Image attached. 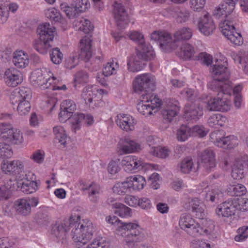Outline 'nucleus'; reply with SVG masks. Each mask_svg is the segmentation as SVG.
<instances>
[{
  "mask_svg": "<svg viewBox=\"0 0 248 248\" xmlns=\"http://www.w3.org/2000/svg\"><path fill=\"white\" fill-rule=\"evenodd\" d=\"M184 207L187 209L191 207L192 212L198 218L202 219L205 216V206L203 202L197 198L189 200L188 204L186 203Z\"/></svg>",
  "mask_w": 248,
  "mask_h": 248,
  "instance_id": "nucleus-18",
  "label": "nucleus"
},
{
  "mask_svg": "<svg viewBox=\"0 0 248 248\" xmlns=\"http://www.w3.org/2000/svg\"><path fill=\"white\" fill-rule=\"evenodd\" d=\"M202 223L204 224L202 229V234L209 235L211 234L215 230V226L212 221L204 220Z\"/></svg>",
  "mask_w": 248,
  "mask_h": 248,
  "instance_id": "nucleus-61",
  "label": "nucleus"
},
{
  "mask_svg": "<svg viewBox=\"0 0 248 248\" xmlns=\"http://www.w3.org/2000/svg\"><path fill=\"white\" fill-rule=\"evenodd\" d=\"M135 92L139 94L144 92L151 93L155 88L154 78L148 74H142L135 78L133 84Z\"/></svg>",
  "mask_w": 248,
  "mask_h": 248,
  "instance_id": "nucleus-7",
  "label": "nucleus"
},
{
  "mask_svg": "<svg viewBox=\"0 0 248 248\" xmlns=\"http://www.w3.org/2000/svg\"><path fill=\"white\" fill-rule=\"evenodd\" d=\"M202 163L207 171L212 170L216 166L214 152L210 149L202 151L199 155Z\"/></svg>",
  "mask_w": 248,
  "mask_h": 248,
  "instance_id": "nucleus-17",
  "label": "nucleus"
},
{
  "mask_svg": "<svg viewBox=\"0 0 248 248\" xmlns=\"http://www.w3.org/2000/svg\"><path fill=\"white\" fill-rule=\"evenodd\" d=\"M202 115V110L199 107L190 108L185 110V117L188 120L196 121Z\"/></svg>",
  "mask_w": 248,
  "mask_h": 248,
  "instance_id": "nucleus-39",
  "label": "nucleus"
},
{
  "mask_svg": "<svg viewBox=\"0 0 248 248\" xmlns=\"http://www.w3.org/2000/svg\"><path fill=\"white\" fill-rule=\"evenodd\" d=\"M223 196V193L217 189H212L206 194L205 200L212 202L217 203Z\"/></svg>",
  "mask_w": 248,
  "mask_h": 248,
  "instance_id": "nucleus-42",
  "label": "nucleus"
},
{
  "mask_svg": "<svg viewBox=\"0 0 248 248\" xmlns=\"http://www.w3.org/2000/svg\"><path fill=\"white\" fill-rule=\"evenodd\" d=\"M79 27L78 30L87 34L80 41V47L81 49L80 55L84 57L86 61L89 60L92 57L91 52V35L90 32L93 30V26L91 24L90 21L82 18L77 21Z\"/></svg>",
  "mask_w": 248,
  "mask_h": 248,
  "instance_id": "nucleus-4",
  "label": "nucleus"
},
{
  "mask_svg": "<svg viewBox=\"0 0 248 248\" xmlns=\"http://www.w3.org/2000/svg\"><path fill=\"white\" fill-rule=\"evenodd\" d=\"M178 108L175 106L163 109L161 110V114L164 123H170L177 115Z\"/></svg>",
  "mask_w": 248,
  "mask_h": 248,
  "instance_id": "nucleus-37",
  "label": "nucleus"
},
{
  "mask_svg": "<svg viewBox=\"0 0 248 248\" xmlns=\"http://www.w3.org/2000/svg\"><path fill=\"white\" fill-rule=\"evenodd\" d=\"M238 0H223L221 3L214 11V16L219 17L224 15L226 17H231L229 15L233 12L235 8L236 2Z\"/></svg>",
  "mask_w": 248,
  "mask_h": 248,
  "instance_id": "nucleus-16",
  "label": "nucleus"
},
{
  "mask_svg": "<svg viewBox=\"0 0 248 248\" xmlns=\"http://www.w3.org/2000/svg\"><path fill=\"white\" fill-rule=\"evenodd\" d=\"M222 133H224V132L217 131L211 134V139L214 140V141L218 147L225 149H231L237 146V141L233 136H221Z\"/></svg>",
  "mask_w": 248,
  "mask_h": 248,
  "instance_id": "nucleus-12",
  "label": "nucleus"
},
{
  "mask_svg": "<svg viewBox=\"0 0 248 248\" xmlns=\"http://www.w3.org/2000/svg\"><path fill=\"white\" fill-rule=\"evenodd\" d=\"M4 78L7 85L12 87H16L21 83L23 79L21 73L14 68L6 70Z\"/></svg>",
  "mask_w": 248,
  "mask_h": 248,
  "instance_id": "nucleus-20",
  "label": "nucleus"
},
{
  "mask_svg": "<svg viewBox=\"0 0 248 248\" xmlns=\"http://www.w3.org/2000/svg\"><path fill=\"white\" fill-rule=\"evenodd\" d=\"M31 78L35 84L39 86H43L44 88H48V86L51 84L48 83L50 78H46L42 71L39 69L34 70L31 73Z\"/></svg>",
  "mask_w": 248,
  "mask_h": 248,
  "instance_id": "nucleus-29",
  "label": "nucleus"
},
{
  "mask_svg": "<svg viewBox=\"0 0 248 248\" xmlns=\"http://www.w3.org/2000/svg\"><path fill=\"white\" fill-rule=\"evenodd\" d=\"M212 72L214 75V79L208 84L210 89L225 88V85L226 83L231 85V82L228 80L230 72L226 66L222 64H215L212 68Z\"/></svg>",
  "mask_w": 248,
  "mask_h": 248,
  "instance_id": "nucleus-5",
  "label": "nucleus"
},
{
  "mask_svg": "<svg viewBox=\"0 0 248 248\" xmlns=\"http://www.w3.org/2000/svg\"><path fill=\"white\" fill-rule=\"evenodd\" d=\"M51 41L47 40L41 39V38L34 40L32 45L33 48L38 52L42 54L47 53L48 49L52 46Z\"/></svg>",
  "mask_w": 248,
  "mask_h": 248,
  "instance_id": "nucleus-32",
  "label": "nucleus"
},
{
  "mask_svg": "<svg viewBox=\"0 0 248 248\" xmlns=\"http://www.w3.org/2000/svg\"><path fill=\"white\" fill-rule=\"evenodd\" d=\"M53 133L55 135V139L63 148L70 142V139L66 134L63 127L61 126H56L53 127Z\"/></svg>",
  "mask_w": 248,
  "mask_h": 248,
  "instance_id": "nucleus-28",
  "label": "nucleus"
},
{
  "mask_svg": "<svg viewBox=\"0 0 248 248\" xmlns=\"http://www.w3.org/2000/svg\"><path fill=\"white\" fill-rule=\"evenodd\" d=\"M106 219L109 223L116 225L118 231H126L124 240L129 247L132 248L143 238V230L138 223L122 222L115 216L107 217Z\"/></svg>",
  "mask_w": 248,
  "mask_h": 248,
  "instance_id": "nucleus-2",
  "label": "nucleus"
},
{
  "mask_svg": "<svg viewBox=\"0 0 248 248\" xmlns=\"http://www.w3.org/2000/svg\"><path fill=\"white\" fill-rule=\"evenodd\" d=\"M175 13L177 21L179 23L186 22L190 16L189 11L184 8H176Z\"/></svg>",
  "mask_w": 248,
  "mask_h": 248,
  "instance_id": "nucleus-45",
  "label": "nucleus"
},
{
  "mask_svg": "<svg viewBox=\"0 0 248 248\" xmlns=\"http://www.w3.org/2000/svg\"><path fill=\"white\" fill-rule=\"evenodd\" d=\"M121 163L124 167V170L128 172L135 170H140L144 166V163L142 161L138 160L137 158L132 155L124 157Z\"/></svg>",
  "mask_w": 248,
  "mask_h": 248,
  "instance_id": "nucleus-19",
  "label": "nucleus"
},
{
  "mask_svg": "<svg viewBox=\"0 0 248 248\" xmlns=\"http://www.w3.org/2000/svg\"><path fill=\"white\" fill-rule=\"evenodd\" d=\"M93 118L91 115L77 112L73 114L69 123L71 130L76 133L82 124H86L89 126L93 124Z\"/></svg>",
  "mask_w": 248,
  "mask_h": 248,
  "instance_id": "nucleus-11",
  "label": "nucleus"
},
{
  "mask_svg": "<svg viewBox=\"0 0 248 248\" xmlns=\"http://www.w3.org/2000/svg\"><path fill=\"white\" fill-rule=\"evenodd\" d=\"M225 117L219 113L213 114L209 117L208 124L210 127L218 128L224 125Z\"/></svg>",
  "mask_w": 248,
  "mask_h": 248,
  "instance_id": "nucleus-35",
  "label": "nucleus"
},
{
  "mask_svg": "<svg viewBox=\"0 0 248 248\" xmlns=\"http://www.w3.org/2000/svg\"><path fill=\"white\" fill-rule=\"evenodd\" d=\"M187 234L193 236L197 237L202 234V229L198 222H194L185 230Z\"/></svg>",
  "mask_w": 248,
  "mask_h": 248,
  "instance_id": "nucleus-44",
  "label": "nucleus"
},
{
  "mask_svg": "<svg viewBox=\"0 0 248 248\" xmlns=\"http://www.w3.org/2000/svg\"><path fill=\"white\" fill-rule=\"evenodd\" d=\"M130 178H131V185L133 189L140 190L143 188L146 181L143 176L138 175L130 176Z\"/></svg>",
  "mask_w": 248,
  "mask_h": 248,
  "instance_id": "nucleus-43",
  "label": "nucleus"
},
{
  "mask_svg": "<svg viewBox=\"0 0 248 248\" xmlns=\"http://www.w3.org/2000/svg\"><path fill=\"white\" fill-rule=\"evenodd\" d=\"M193 162L190 158H186L184 159L181 163L179 164L181 171L184 173H188L192 170L193 168Z\"/></svg>",
  "mask_w": 248,
  "mask_h": 248,
  "instance_id": "nucleus-51",
  "label": "nucleus"
},
{
  "mask_svg": "<svg viewBox=\"0 0 248 248\" xmlns=\"http://www.w3.org/2000/svg\"><path fill=\"white\" fill-rule=\"evenodd\" d=\"M81 97L86 101V103L89 104V107L93 108L92 103L95 97V94L93 93L92 86H88L85 87L83 89Z\"/></svg>",
  "mask_w": 248,
  "mask_h": 248,
  "instance_id": "nucleus-36",
  "label": "nucleus"
},
{
  "mask_svg": "<svg viewBox=\"0 0 248 248\" xmlns=\"http://www.w3.org/2000/svg\"><path fill=\"white\" fill-rule=\"evenodd\" d=\"M235 20L232 17H226V19L221 23L220 28L223 34L231 43L240 45L243 43V38L241 34L235 31L234 24Z\"/></svg>",
  "mask_w": 248,
  "mask_h": 248,
  "instance_id": "nucleus-6",
  "label": "nucleus"
},
{
  "mask_svg": "<svg viewBox=\"0 0 248 248\" xmlns=\"http://www.w3.org/2000/svg\"><path fill=\"white\" fill-rule=\"evenodd\" d=\"M178 47L179 48L177 51L178 55L185 60L191 59L196 52L193 46L186 42L182 43Z\"/></svg>",
  "mask_w": 248,
  "mask_h": 248,
  "instance_id": "nucleus-27",
  "label": "nucleus"
},
{
  "mask_svg": "<svg viewBox=\"0 0 248 248\" xmlns=\"http://www.w3.org/2000/svg\"><path fill=\"white\" fill-rule=\"evenodd\" d=\"M1 169L6 174L16 175L20 174L23 171L24 165L23 162L19 160L12 161L4 160L1 163Z\"/></svg>",
  "mask_w": 248,
  "mask_h": 248,
  "instance_id": "nucleus-21",
  "label": "nucleus"
},
{
  "mask_svg": "<svg viewBox=\"0 0 248 248\" xmlns=\"http://www.w3.org/2000/svg\"><path fill=\"white\" fill-rule=\"evenodd\" d=\"M74 218L72 217L61 221H57L52 228V234L58 239L63 241L66 237L67 232L73 228Z\"/></svg>",
  "mask_w": 248,
  "mask_h": 248,
  "instance_id": "nucleus-9",
  "label": "nucleus"
},
{
  "mask_svg": "<svg viewBox=\"0 0 248 248\" xmlns=\"http://www.w3.org/2000/svg\"><path fill=\"white\" fill-rule=\"evenodd\" d=\"M236 210V201L229 199L218 205L215 213L219 217H229L234 215Z\"/></svg>",
  "mask_w": 248,
  "mask_h": 248,
  "instance_id": "nucleus-14",
  "label": "nucleus"
},
{
  "mask_svg": "<svg viewBox=\"0 0 248 248\" xmlns=\"http://www.w3.org/2000/svg\"><path fill=\"white\" fill-rule=\"evenodd\" d=\"M50 57L51 61L56 64H60L62 60L63 54L58 47L54 48L50 53Z\"/></svg>",
  "mask_w": 248,
  "mask_h": 248,
  "instance_id": "nucleus-54",
  "label": "nucleus"
},
{
  "mask_svg": "<svg viewBox=\"0 0 248 248\" xmlns=\"http://www.w3.org/2000/svg\"><path fill=\"white\" fill-rule=\"evenodd\" d=\"M31 180V181H28L26 183H23L21 187L22 191L27 194L35 192L38 188L39 183L33 180L32 178Z\"/></svg>",
  "mask_w": 248,
  "mask_h": 248,
  "instance_id": "nucleus-40",
  "label": "nucleus"
},
{
  "mask_svg": "<svg viewBox=\"0 0 248 248\" xmlns=\"http://www.w3.org/2000/svg\"><path fill=\"white\" fill-rule=\"evenodd\" d=\"M225 88H220L218 90H213L218 92L217 96L213 98L210 99L207 103L206 109L208 111H220L225 112L227 109V106H224V107L219 106L218 99H221L220 95H231V92L232 90V87L228 83L225 85Z\"/></svg>",
  "mask_w": 248,
  "mask_h": 248,
  "instance_id": "nucleus-10",
  "label": "nucleus"
},
{
  "mask_svg": "<svg viewBox=\"0 0 248 248\" xmlns=\"http://www.w3.org/2000/svg\"><path fill=\"white\" fill-rule=\"evenodd\" d=\"M61 108L68 110L73 113L76 109V105L73 101L66 100L62 102L61 105Z\"/></svg>",
  "mask_w": 248,
  "mask_h": 248,
  "instance_id": "nucleus-62",
  "label": "nucleus"
},
{
  "mask_svg": "<svg viewBox=\"0 0 248 248\" xmlns=\"http://www.w3.org/2000/svg\"><path fill=\"white\" fill-rule=\"evenodd\" d=\"M60 8L69 18H73L76 17L79 13L75 6L71 4L69 5L66 3H62L60 5Z\"/></svg>",
  "mask_w": 248,
  "mask_h": 248,
  "instance_id": "nucleus-41",
  "label": "nucleus"
},
{
  "mask_svg": "<svg viewBox=\"0 0 248 248\" xmlns=\"http://www.w3.org/2000/svg\"><path fill=\"white\" fill-rule=\"evenodd\" d=\"M140 60L141 59L138 58L137 55H136L132 63H130L129 62H128L127 66L129 70L133 72H138L141 70L142 69L144 64Z\"/></svg>",
  "mask_w": 248,
  "mask_h": 248,
  "instance_id": "nucleus-53",
  "label": "nucleus"
},
{
  "mask_svg": "<svg viewBox=\"0 0 248 248\" xmlns=\"http://www.w3.org/2000/svg\"><path fill=\"white\" fill-rule=\"evenodd\" d=\"M191 128L186 125L182 124L177 130V139L181 141H185L192 135Z\"/></svg>",
  "mask_w": 248,
  "mask_h": 248,
  "instance_id": "nucleus-38",
  "label": "nucleus"
},
{
  "mask_svg": "<svg viewBox=\"0 0 248 248\" xmlns=\"http://www.w3.org/2000/svg\"><path fill=\"white\" fill-rule=\"evenodd\" d=\"M15 208L18 214L23 216H28L31 212L30 204L26 199H20L16 201L15 202Z\"/></svg>",
  "mask_w": 248,
  "mask_h": 248,
  "instance_id": "nucleus-30",
  "label": "nucleus"
},
{
  "mask_svg": "<svg viewBox=\"0 0 248 248\" xmlns=\"http://www.w3.org/2000/svg\"><path fill=\"white\" fill-rule=\"evenodd\" d=\"M78 222L74 219L73 228L71 230L72 238L77 245L87 244L93 238L94 228L89 220H82Z\"/></svg>",
  "mask_w": 248,
  "mask_h": 248,
  "instance_id": "nucleus-3",
  "label": "nucleus"
},
{
  "mask_svg": "<svg viewBox=\"0 0 248 248\" xmlns=\"http://www.w3.org/2000/svg\"><path fill=\"white\" fill-rule=\"evenodd\" d=\"M236 205L237 210L239 209L242 211L248 210V199L244 198H239L237 199Z\"/></svg>",
  "mask_w": 248,
  "mask_h": 248,
  "instance_id": "nucleus-64",
  "label": "nucleus"
},
{
  "mask_svg": "<svg viewBox=\"0 0 248 248\" xmlns=\"http://www.w3.org/2000/svg\"><path fill=\"white\" fill-rule=\"evenodd\" d=\"M81 185L82 186L81 190L87 191L90 200L93 202H97L100 193V186L94 183H92L88 186L85 185L84 184H82Z\"/></svg>",
  "mask_w": 248,
  "mask_h": 248,
  "instance_id": "nucleus-24",
  "label": "nucleus"
},
{
  "mask_svg": "<svg viewBox=\"0 0 248 248\" xmlns=\"http://www.w3.org/2000/svg\"><path fill=\"white\" fill-rule=\"evenodd\" d=\"M148 96V104L151 106L152 108L154 110L157 109L161 105V100L158 98L156 97L155 95H150V93H146Z\"/></svg>",
  "mask_w": 248,
  "mask_h": 248,
  "instance_id": "nucleus-57",
  "label": "nucleus"
},
{
  "mask_svg": "<svg viewBox=\"0 0 248 248\" xmlns=\"http://www.w3.org/2000/svg\"><path fill=\"white\" fill-rule=\"evenodd\" d=\"M113 14L117 27L124 29L129 22L126 11L121 3L115 1L113 4Z\"/></svg>",
  "mask_w": 248,
  "mask_h": 248,
  "instance_id": "nucleus-13",
  "label": "nucleus"
},
{
  "mask_svg": "<svg viewBox=\"0 0 248 248\" xmlns=\"http://www.w3.org/2000/svg\"><path fill=\"white\" fill-rule=\"evenodd\" d=\"M108 243L105 238L98 237L95 238L86 248H108Z\"/></svg>",
  "mask_w": 248,
  "mask_h": 248,
  "instance_id": "nucleus-49",
  "label": "nucleus"
},
{
  "mask_svg": "<svg viewBox=\"0 0 248 248\" xmlns=\"http://www.w3.org/2000/svg\"><path fill=\"white\" fill-rule=\"evenodd\" d=\"M17 110L20 115L27 114L30 110L31 105L28 101L22 100L18 103Z\"/></svg>",
  "mask_w": 248,
  "mask_h": 248,
  "instance_id": "nucleus-56",
  "label": "nucleus"
},
{
  "mask_svg": "<svg viewBox=\"0 0 248 248\" xmlns=\"http://www.w3.org/2000/svg\"><path fill=\"white\" fill-rule=\"evenodd\" d=\"M71 5L75 6L79 13L86 11L90 5L88 0H72Z\"/></svg>",
  "mask_w": 248,
  "mask_h": 248,
  "instance_id": "nucleus-47",
  "label": "nucleus"
},
{
  "mask_svg": "<svg viewBox=\"0 0 248 248\" xmlns=\"http://www.w3.org/2000/svg\"><path fill=\"white\" fill-rule=\"evenodd\" d=\"M238 234L234 237L236 241L240 242L245 240L248 236V227L243 226L237 230Z\"/></svg>",
  "mask_w": 248,
  "mask_h": 248,
  "instance_id": "nucleus-60",
  "label": "nucleus"
},
{
  "mask_svg": "<svg viewBox=\"0 0 248 248\" xmlns=\"http://www.w3.org/2000/svg\"><path fill=\"white\" fill-rule=\"evenodd\" d=\"M198 27L200 31L206 36L211 34L216 27L213 19L208 13H203L198 21Z\"/></svg>",
  "mask_w": 248,
  "mask_h": 248,
  "instance_id": "nucleus-15",
  "label": "nucleus"
},
{
  "mask_svg": "<svg viewBox=\"0 0 248 248\" xmlns=\"http://www.w3.org/2000/svg\"><path fill=\"white\" fill-rule=\"evenodd\" d=\"M191 36V30L188 28H183L175 32L173 41L170 35L165 31H155L151 35V38L157 41L163 50L169 52L178 47L181 44L186 42L184 40H188Z\"/></svg>",
  "mask_w": 248,
  "mask_h": 248,
  "instance_id": "nucleus-1",
  "label": "nucleus"
},
{
  "mask_svg": "<svg viewBox=\"0 0 248 248\" xmlns=\"http://www.w3.org/2000/svg\"><path fill=\"white\" fill-rule=\"evenodd\" d=\"M150 153L154 156L162 158H165L169 155V151L165 147L161 148L152 146L151 148Z\"/></svg>",
  "mask_w": 248,
  "mask_h": 248,
  "instance_id": "nucleus-50",
  "label": "nucleus"
},
{
  "mask_svg": "<svg viewBox=\"0 0 248 248\" xmlns=\"http://www.w3.org/2000/svg\"><path fill=\"white\" fill-rule=\"evenodd\" d=\"M136 50L137 58L142 60H151L154 58L155 55L152 46L144 42L139 44Z\"/></svg>",
  "mask_w": 248,
  "mask_h": 248,
  "instance_id": "nucleus-22",
  "label": "nucleus"
},
{
  "mask_svg": "<svg viewBox=\"0 0 248 248\" xmlns=\"http://www.w3.org/2000/svg\"><path fill=\"white\" fill-rule=\"evenodd\" d=\"M115 207L117 210L115 213L118 214L122 217H126L130 216L131 209L125 205L121 203H115Z\"/></svg>",
  "mask_w": 248,
  "mask_h": 248,
  "instance_id": "nucleus-52",
  "label": "nucleus"
},
{
  "mask_svg": "<svg viewBox=\"0 0 248 248\" xmlns=\"http://www.w3.org/2000/svg\"><path fill=\"white\" fill-rule=\"evenodd\" d=\"M54 30L55 28L51 27L49 23H46L38 27L36 33L41 39L47 40L52 42L54 38Z\"/></svg>",
  "mask_w": 248,
  "mask_h": 248,
  "instance_id": "nucleus-23",
  "label": "nucleus"
},
{
  "mask_svg": "<svg viewBox=\"0 0 248 248\" xmlns=\"http://www.w3.org/2000/svg\"><path fill=\"white\" fill-rule=\"evenodd\" d=\"M13 62L17 67L23 68L29 64L30 58L23 51H16L13 54Z\"/></svg>",
  "mask_w": 248,
  "mask_h": 248,
  "instance_id": "nucleus-25",
  "label": "nucleus"
},
{
  "mask_svg": "<svg viewBox=\"0 0 248 248\" xmlns=\"http://www.w3.org/2000/svg\"><path fill=\"white\" fill-rule=\"evenodd\" d=\"M20 96L21 100L28 101L31 98L32 93L30 88L22 87L19 90H15Z\"/></svg>",
  "mask_w": 248,
  "mask_h": 248,
  "instance_id": "nucleus-55",
  "label": "nucleus"
},
{
  "mask_svg": "<svg viewBox=\"0 0 248 248\" xmlns=\"http://www.w3.org/2000/svg\"><path fill=\"white\" fill-rule=\"evenodd\" d=\"M239 163H234L232 170V177L235 180H239L244 177V168L240 167Z\"/></svg>",
  "mask_w": 248,
  "mask_h": 248,
  "instance_id": "nucleus-46",
  "label": "nucleus"
},
{
  "mask_svg": "<svg viewBox=\"0 0 248 248\" xmlns=\"http://www.w3.org/2000/svg\"><path fill=\"white\" fill-rule=\"evenodd\" d=\"M191 132L192 136H198L200 137H203L207 134V131L205 130L204 127L201 125H195L191 128Z\"/></svg>",
  "mask_w": 248,
  "mask_h": 248,
  "instance_id": "nucleus-63",
  "label": "nucleus"
},
{
  "mask_svg": "<svg viewBox=\"0 0 248 248\" xmlns=\"http://www.w3.org/2000/svg\"><path fill=\"white\" fill-rule=\"evenodd\" d=\"M118 67L117 62L115 65L113 63L108 62L106 65L104 67L103 70V73L106 77L111 75L113 74L116 73V68Z\"/></svg>",
  "mask_w": 248,
  "mask_h": 248,
  "instance_id": "nucleus-58",
  "label": "nucleus"
},
{
  "mask_svg": "<svg viewBox=\"0 0 248 248\" xmlns=\"http://www.w3.org/2000/svg\"><path fill=\"white\" fill-rule=\"evenodd\" d=\"M131 179V178L128 177L123 182L116 184L113 188V191L119 195L125 193L128 189L132 188Z\"/></svg>",
  "mask_w": 248,
  "mask_h": 248,
  "instance_id": "nucleus-34",
  "label": "nucleus"
},
{
  "mask_svg": "<svg viewBox=\"0 0 248 248\" xmlns=\"http://www.w3.org/2000/svg\"><path fill=\"white\" fill-rule=\"evenodd\" d=\"M227 191L230 196L240 197L246 193V188L243 185L237 184L228 186Z\"/></svg>",
  "mask_w": 248,
  "mask_h": 248,
  "instance_id": "nucleus-33",
  "label": "nucleus"
},
{
  "mask_svg": "<svg viewBox=\"0 0 248 248\" xmlns=\"http://www.w3.org/2000/svg\"><path fill=\"white\" fill-rule=\"evenodd\" d=\"M0 131L1 137L11 144H18L23 141V137L20 131L14 128L10 124L1 123Z\"/></svg>",
  "mask_w": 248,
  "mask_h": 248,
  "instance_id": "nucleus-8",
  "label": "nucleus"
},
{
  "mask_svg": "<svg viewBox=\"0 0 248 248\" xmlns=\"http://www.w3.org/2000/svg\"><path fill=\"white\" fill-rule=\"evenodd\" d=\"M195 221L190 215L183 214L180 217L179 225L182 230H185Z\"/></svg>",
  "mask_w": 248,
  "mask_h": 248,
  "instance_id": "nucleus-48",
  "label": "nucleus"
},
{
  "mask_svg": "<svg viewBox=\"0 0 248 248\" xmlns=\"http://www.w3.org/2000/svg\"><path fill=\"white\" fill-rule=\"evenodd\" d=\"M141 101L137 104V108L138 111L143 115H150L152 114L154 110L151 106L148 104V96L147 94H142L141 96Z\"/></svg>",
  "mask_w": 248,
  "mask_h": 248,
  "instance_id": "nucleus-31",
  "label": "nucleus"
},
{
  "mask_svg": "<svg viewBox=\"0 0 248 248\" xmlns=\"http://www.w3.org/2000/svg\"><path fill=\"white\" fill-rule=\"evenodd\" d=\"M47 15L48 17L50 18L55 22H61L62 19L60 12L55 8H52L48 10Z\"/></svg>",
  "mask_w": 248,
  "mask_h": 248,
  "instance_id": "nucleus-59",
  "label": "nucleus"
},
{
  "mask_svg": "<svg viewBox=\"0 0 248 248\" xmlns=\"http://www.w3.org/2000/svg\"><path fill=\"white\" fill-rule=\"evenodd\" d=\"M121 149L124 154L138 152L140 150V145L130 138H125L121 140Z\"/></svg>",
  "mask_w": 248,
  "mask_h": 248,
  "instance_id": "nucleus-26",
  "label": "nucleus"
}]
</instances>
